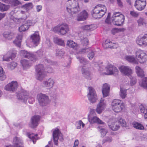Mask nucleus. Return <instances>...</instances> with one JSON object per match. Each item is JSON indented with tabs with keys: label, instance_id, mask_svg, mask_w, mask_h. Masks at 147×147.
<instances>
[{
	"label": "nucleus",
	"instance_id": "nucleus-14",
	"mask_svg": "<svg viewBox=\"0 0 147 147\" xmlns=\"http://www.w3.org/2000/svg\"><path fill=\"white\" fill-rule=\"evenodd\" d=\"M21 55L24 57L30 59L33 62H35L37 59V58L35 55L30 52H28L25 50L21 51Z\"/></svg>",
	"mask_w": 147,
	"mask_h": 147
},
{
	"label": "nucleus",
	"instance_id": "nucleus-50",
	"mask_svg": "<svg viewBox=\"0 0 147 147\" xmlns=\"http://www.w3.org/2000/svg\"><path fill=\"white\" fill-rule=\"evenodd\" d=\"M141 86L144 88H147V78H144L141 84H140Z\"/></svg>",
	"mask_w": 147,
	"mask_h": 147
},
{
	"label": "nucleus",
	"instance_id": "nucleus-53",
	"mask_svg": "<svg viewBox=\"0 0 147 147\" xmlns=\"http://www.w3.org/2000/svg\"><path fill=\"white\" fill-rule=\"evenodd\" d=\"M84 13L86 14V13ZM86 19V16L85 15L84 16H83L81 15L80 13V14L78 16L77 18V20L78 21H81L85 20Z\"/></svg>",
	"mask_w": 147,
	"mask_h": 147
},
{
	"label": "nucleus",
	"instance_id": "nucleus-62",
	"mask_svg": "<svg viewBox=\"0 0 147 147\" xmlns=\"http://www.w3.org/2000/svg\"><path fill=\"white\" fill-rule=\"evenodd\" d=\"M34 98L33 97H29L28 98V102L31 104H32L35 101Z\"/></svg>",
	"mask_w": 147,
	"mask_h": 147
},
{
	"label": "nucleus",
	"instance_id": "nucleus-28",
	"mask_svg": "<svg viewBox=\"0 0 147 147\" xmlns=\"http://www.w3.org/2000/svg\"><path fill=\"white\" fill-rule=\"evenodd\" d=\"M139 109L142 115H144V117L145 119H147V107L146 105L141 104L139 107ZM147 127V125H146Z\"/></svg>",
	"mask_w": 147,
	"mask_h": 147
},
{
	"label": "nucleus",
	"instance_id": "nucleus-31",
	"mask_svg": "<svg viewBox=\"0 0 147 147\" xmlns=\"http://www.w3.org/2000/svg\"><path fill=\"white\" fill-rule=\"evenodd\" d=\"M67 45L69 47L76 50H77L79 48L78 45L77 43L71 40H68L67 41Z\"/></svg>",
	"mask_w": 147,
	"mask_h": 147
},
{
	"label": "nucleus",
	"instance_id": "nucleus-45",
	"mask_svg": "<svg viewBox=\"0 0 147 147\" xmlns=\"http://www.w3.org/2000/svg\"><path fill=\"white\" fill-rule=\"evenodd\" d=\"M6 78V76L3 71V68L0 66V80L3 81Z\"/></svg>",
	"mask_w": 147,
	"mask_h": 147
},
{
	"label": "nucleus",
	"instance_id": "nucleus-43",
	"mask_svg": "<svg viewBox=\"0 0 147 147\" xmlns=\"http://www.w3.org/2000/svg\"><path fill=\"white\" fill-rule=\"evenodd\" d=\"M33 7L32 3H28L25 4L22 6V8H23L26 9V11H27L32 8Z\"/></svg>",
	"mask_w": 147,
	"mask_h": 147
},
{
	"label": "nucleus",
	"instance_id": "nucleus-26",
	"mask_svg": "<svg viewBox=\"0 0 147 147\" xmlns=\"http://www.w3.org/2000/svg\"><path fill=\"white\" fill-rule=\"evenodd\" d=\"M17 98L22 102H26L28 98L27 92H25L18 93L17 94Z\"/></svg>",
	"mask_w": 147,
	"mask_h": 147
},
{
	"label": "nucleus",
	"instance_id": "nucleus-61",
	"mask_svg": "<svg viewBox=\"0 0 147 147\" xmlns=\"http://www.w3.org/2000/svg\"><path fill=\"white\" fill-rule=\"evenodd\" d=\"M10 58L11 60H13L16 57V54L15 53H12L10 51Z\"/></svg>",
	"mask_w": 147,
	"mask_h": 147
},
{
	"label": "nucleus",
	"instance_id": "nucleus-18",
	"mask_svg": "<svg viewBox=\"0 0 147 147\" xmlns=\"http://www.w3.org/2000/svg\"><path fill=\"white\" fill-rule=\"evenodd\" d=\"M18 83L16 81H12L8 83L5 87V89L7 90L14 92L18 87Z\"/></svg>",
	"mask_w": 147,
	"mask_h": 147
},
{
	"label": "nucleus",
	"instance_id": "nucleus-32",
	"mask_svg": "<svg viewBox=\"0 0 147 147\" xmlns=\"http://www.w3.org/2000/svg\"><path fill=\"white\" fill-rule=\"evenodd\" d=\"M125 59L128 61L136 64H138V61L136 60L134 56L130 55H127L125 56Z\"/></svg>",
	"mask_w": 147,
	"mask_h": 147
},
{
	"label": "nucleus",
	"instance_id": "nucleus-7",
	"mask_svg": "<svg viewBox=\"0 0 147 147\" xmlns=\"http://www.w3.org/2000/svg\"><path fill=\"white\" fill-rule=\"evenodd\" d=\"M36 78L40 81L42 80L46 76V73L44 71L43 66L42 64H39L36 66Z\"/></svg>",
	"mask_w": 147,
	"mask_h": 147
},
{
	"label": "nucleus",
	"instance_id": "nucleus-42",
	"mask_svg": "<svg viewBox=\"0 0 147 147\" xmlns=\"http://www.w3.org/2000/svg\"><path fill=\"white\" fill-rule=\"evenodd\" d=\"M127 90L122 89L121 88L119 93V95L122 99L125 98L127 95Z\"/></svg>",
	"mask_w": 147,
	"mask_h": 147
},
{
	"label": "nucleus",
	"instance_id": "nucleus-11",
	"mask_svg": "<svg viewBox=\"0 0 147 147\" xmlns=\"http://www.w3.org/2000/svg\"><path fill=\"white\" fill-rule=\"evenodd\" d=\"M53 136L55 144L57 145L58 139L61 141L63 140L62 134L59 129L57 128L55 129L53 131Z\"/></svg>",
	"mask_w": 147,
	"mask_h": 147
},
{
	"label": "nucleus",
	"instance_id": "nucleus-16",
	"mask_svg": "<svg viewBox=\"0 0 147 147\" xmlns=\"http://www.w3.org/2000/svg\"><path fill=\"white\" fill-rule=\"evenodd\" d=\"M13 146L10 145L5 147H23V140L20 137H15L13 139Z\"/></svg>",
	"mask_w": 147,
	"mask_h": 147
},
{
	"label": "nucleus",
	"instance_id": "nucleus-24",
	"mask_svg": "<svg viewBox=\"0 0 147 147\" xmlns=\"http://www.w3.org/2000/svg\"><path fill=\"white\" fill-rule=\"evenodd\" d=\"M31 38L34 45L37 46L39 43L40 37L38 32H35L31 36Z\"/></svg>",
	"mask_w": 147,
	"mask_h": 147
},
{
	"label": "nucleus",
	"instance_id": "nucleus-56",
	"mask_svg": "<svg viewBox=\"0 0 147 147\" xmlns=\"http://www.w3.org/2000/svg\"><path fill=\"white\" fill-rule=\"evenodd\" d=\"M11 1L9 4H11L12 5L14 6H17L19 5L20 3V2L18 0H12V1L10 0Z\"/></svg>",
	"mask_w": 147,
	"mask_h": 147
},
{
	"label": "nucleus",
	"instance_id": "nucleus-55",
	"mask_svg": "<svg viewBox=\"0 0 147 147\" xmlns=\"http://www.w3.org/2000/svg\"><path fill=\"white\" fill-rule=\"evenodd\" d=\"M130 84L131 86H132L134 85L136 82V79L135 77H132L130 76Z\"/></svg>",
	"mask_w": 147,
	"mask_h": 147
},
{
	"label": "nucleus",
	"instance_id": "nucleus-40",
	"mask_svg": "<svg viewBox=\"0 0 147 147\" xmlns=\"http://www.w3.org/2000/svg\"><path fill=\"white\" fill-rule=\"evenodd\" d=\"M133 126L134 127L138 129L143 130L144 129L143 126L141 124L138 122L133 123Z\"/></svg>",
	"mask_w": 147,
	"mask_h": 147
},
{
	"label": "nucleus",
	"instance_id": "nucleus-51",
	"mask_svg": "<svg viewBox=\"0 0 147 147\" xmlns=\"http://www.w3.org/2000/svg\"><path fill=\"white\" fill-rule=\"evenodd\" d=\"M17 66V63L15 62H12L9 63L8 65L9 68L11 70H13Z\"/></svg>",
	"mask_w": 147,
	"mask_h": 147
},
{
	"label": "nucleus",
	"instance_id": "nucleus-29",
	"mask_svg": "<svg viewBox=\"0 0 147 147\" xmlns=\"http://www.w3.org/2000/svg\"><path fill=\"white\" fill-rule=\"evenodd\" d=\"M110 86L105 83L103 85L102 92L104 97L107 96L109 94Z\"/></svg>",
	"mask_w": 147,
	"mask_h": 147
},
{
	"label": "nucleus",
	"instance_id": "nucleus-59",
	"mask_svg": "<svg viewBox=\"0 0 147 147\" xmlns=\"http://www.w3.org/2000/svg\"><path fill=\"white\" fill-rule=\"evenodd\" d=\"M36 53L37 56L36 55H35L36 56L37 58V57H40L42 56L43 54V52L41 50H39L37 51Z\"/></svg>",
	"mask_w": 147,
	"mask_h": 147
},
{
	"label": "nucleus",
	"instance_id": "nucleus-23",
	"mask_svg": "<svg viewBox=\"0 0 147 147\" xmlns=\"http://www.w3.org/2000/svg\"><path fill=\"white\" fill-rule=\"evenodd\" d=\"M40 117L38 115H35L31 119V122L29 125L32 128L36 127L38 125L40 120Z\"/></svg>",
	"mask_w": 147,
	"mask_h": 147
},
{
	"label": "nucleus",
	"instance_id": "nucleus-48",
	"mask_svg": "<svg viewBox=\"0 0 147 147\" xmlns=\"http://www.w3.org/2000/svg\"><path fill=\"white\" fill-rule=\"evenodd\" d=\"M10 51H8L5 55L3 56V60L7 61H9L10 59Z\"/></svg>",
	"mask_w": 147,
	"mask_h": 147
},
{
	"label": "nucleus",
	"instance_id": "nucleus-49",
	"mask_svg": "<svg viewBox=\"0 0 147 147\" xmlns=\"http://www.w3.org/2000/svg\"><path fill=\"white\" fill-rule=\"evenodd\" d=\"M137 21L139 26H141L146 24L145 20L143 18H140Z\"/></svg>",
	"mask_w": 147,
	"mask_h": 147
},
{
	"label": "nucleus",
	"instance_id": "nucleus-54",
	"mask_svg": "<svg viewBox=\"0 0 147 147\" xmlns=\"http://www.w3.org/2000/svg\"><path fill=\"white\" fill-rule=\"evenodd\" d=\"M112 44V42H110L109 40H106L105 42L102 44V45L105 48H109V44Z\"/></svg>",
	"mask_w": 147,
	"mask_h": 147
},
{
	"label": "nucleus",
	"instance_id": "nucleus-25",
	"mask_svg": "<svg viewBox=\"0 0 147 147\" xmlns=\"http://www.w3.org/2000/svg\"><path fill=\"white\" fill-rule=\"evenodd\" d=\"M113 121L112 119H109L108 122L109 127L112 130L116 131L118 130L120 127L119 123L118 122L113 123Z\"/></svg>",
	"mask_w": 147,
	"mask_h": 147
},
{
	"label": "nucleus",
	"instance_id": "nucleus-37",
	"mask_svg": "<svg viewBox=\"0 0 147 147\" xmlns=\"http://www.w3.org/2000/svg\"><path fill=\"white\" fill-rule=\"evenodd\" d=\"M54 42L55 43L58 45L61 46L65 45L64 41L58 37H55L54 38Z\"/></svg>",
	"mask_w": 147,
	"mask_h": 147
},
{
	"label": "nucleus",
	"instance_id": "nucleus-21",
	"mask_svg": "<svg viewBox=\"0 0 147 147\" xmlns=\"http://www.w3.org/2000/svg\"><path fill=\"white\" fill-rule=\"evenodd\" d=\"M119 69L121 72L125 75L130 76L132 73V70L129 66H122Z\"/></svg>",
	"mask_w": 147,
	"mask_h": 147
},
{
	"label": "nucleus",
	"instance_id": "nucleus-39",
	"mask_svg": "<svg viewBox=\"0 0 147 147\" xmlns=\"http://www.w3.org/2000/svg\"><path fill=\"white\" fill-rule=\"evenodd\" d=\"M9 5H6L0 2V11L3 12L7 11L10 8Z\"/></svg>",
	"mask_w": 147,
	"mask_h": 147
},
{
	"label": "nucleus",
	"instance_id": "nucleus-35",
	"mask_svg": "<svg viewBox=\"0 0 147 147\" xmlns=\"http://www.w3.org/2000/svg\"><path fill=\"white\" fill-rule=\"evenodd\" d=\"M21 63L24 69L29 68L31 65L29 61L27 60H22L21 61Z\"/></svg>",
	"mask_w": 147,
	"mask_h": 147
},
{
	"label": "nucleus",
	"instance_id": "nucleus-5",
	"mask_svg": "<svg viewBox=\"0 0 147 147\" xmlns=\"http://www.w3.org/2000/svg\"><path fill=\"white\" fill-rule=\"evenodd\" d=\"M124 107V104L119 99L113 100L111 103L112 109L116 113L121 111Z\"/></svg>",
	"mask_w": 147,
	"mask_h": 147
},
{
	"label": "nucleus",
	"instance_id": "nucleus-34",
	"mask_svg": "<svg viewBox=\"0 0 147 147\" xmlns=\"http://www.w3.org/2000/svg\"><path fill=\"white\" fill-rule=\"evenodd\" d=\"M22 38V35H18L16 39L13 41V43L18 47H20Z\"/></svg>",
	"mask_w": 147,
	"mask_h": 147
},
{
	"label": "nucleus",
	"instance_id": "nucleus-10",
	"mask_svg": "<svg viewBox=\"0 0 147 147\" xmlns=\"http://www.w3.org/2000/svg\"><path fill=\"white\" fill-rule=\"evenodd\" d=\"M88 89L89 92L87 95L88 100L92 103H95L98 99L96 92L94 89L91 87H89Z\"/></svg>",
	"mask_w": 147,
	"mask_h": 147
},
{
	"label": "nucleus",
	"instance_id": "nucleus-58",
	"mask_svg": "<svg viewBox=\"0 0 147 147\" xmlns=\"http://www.w3.org/2000/svg\"><path fill=\"white\" fill-rule=\"evenodd\" d=\"M112 140L111 137H107L102 141L103 143H105L106 142H111Z\"/></svg>",
	"mask_w": 147,
	"mask_h": 147
},
{
	"label": "nucleus",
	"instance_id": "nucleus-13",
	"mask_svg": "<svg viewBox=\"0 0 147 147\" xmlns=\"http://www.w3.org/2000/svg\"><path fill=\"white\" fill-rule=\"evenodd\" d=\"M106 106V101L102 98H101L99 102L97 105L96 111L98 114H100L105 110Z\"/></svg>",
	"mask_w": 147,
	"mask_h": 147
},
{
	"label": "nucleus",
	"instance_id": "nucleus-6",
	"mask_svg": "<svg viewBox=\"0 0 147 147\" xmlns=\"http://www.w3.org/2000/svg\"><path fill=\"white\" fill-rule=\"evenodd\" d=\"M53 30L60 34L64 35L69 30V28L68 25L65 24H59L54 27Z\"/></svg>",
	"mask_w": 147,
	"mask_h": 147
},
{
	"label": "nucleus",
	"instance_id": "nucleus-3",
	"mask_svg": "<svg viewBox=\"0 0 147 147\" xmlns=\"http://www.w3.org/2000/svg\"><path fill=\"white\" fill-rule=\"evenodd\" d=\"M107 11V8L104 5H97L92 11V17L96 19L101 18L105 15Z\"/></svg>",
	"mask_w": 147,
	"mask_h": 147
},
{
	"label": "nucleus",
	"instance_id": "nucleus-19",
	"mask_svg": "<svg viewBox=\"0 0 147 147\" xmlns=\"http://www.w3.org/2000/svg\"><path fill=\"white\" fill-rule=\"evenodd\" d=\"M136 42L139 45L147 46V34H145L142 36L138 37Z\"/></svg>",
	"mask_w": 147,
	"mask_h": 147
},
{
	"label": "nucleus",
	"instance_id": "nucleus-60",
	"mask_svg": "<svg viewBox=\"0 0 147 147\" xmlns=\"http://www.w3.org/2000/svg\"><path fill=\"white\" fill-rule=\"evenodd\" d=\"M119 122L122 126L123 127H125L126 125V122L125 120L120 119L119 121Z\"/></svg>",
	"mask_w": 147,
	"mask_h": 147
},
{
	"label": "nucleus",
	"instance_id": "nucleus-52",
	"mask_svg": "<svg viewBox=\"0 0 147 147\" xmlns=\"http://www.w3.org/2000/svg\"><path fill=\"white\" fill-rule=\"evenodd\" d=\"M81 42L83 46H86L88 45L89 40L87 38H84L83 39H81Z\"/></svg>",
	"mask_w": 147,
	"mask_h": 147
},
{
	"label": "nucleus",
	"instance_id": "nucleus-63",
	"mask_svg": "<svg viewBox=\"0 0 147 147\" xmlns=\"http://www.w3.org/2000/svg\"><path fill=\"white\" fill-rule=\"evenodd\" d=\"M117 4L120 7H122L123 6V3L121 0H117Z\"/></svg>",
	"mask_w": 147,
	"mask_h": 147
},
{
	"label": "nucleus",
	"instance_id": "nucleus-20",
	"mask_svg": "<svg viewBox=\"0 0 147 147\" xmlns=\"http://www.w3.org/2000/svg\"><path fill=\"white\" fill-rule=\"evenodd\" d=\"M31 20H27L25 22L24 24L19 27L20 32H24L27 30L30 26H33L35 24Z\"/></svg>",
	"mask_w": 147,
	"mask_h": 147
},
{
	"label": "nucleus",
	"instance_id": "nucleus-57",
	"mask_svg": "<svg viewBox=\"0 0 147 147\" xmlns=\"http://www.w3.org/2000/svg\"><path fill=\"white\" fill-rule=\"evenodd\" d=\"M130 14L132 16L135 18L138 17L139 15V14L138 13L134 10L130 11Z\"/></svg>",
	"mask_w": 147,
	"mask_h": 147
},
{
	"label": "nucleus",
	"instance_id": "nucleus-4",
	"mask_svg": "<svg viewBox=\"0 0 147 147\" xmlns=\"http://www.w3.org/2000/svg\"><path fill=\"white\" fill-rule=\"evenodd\" d=\"M98 66L99 67L98 70L100 72L102 71L105 68H106L107 73H104L106 75H117L118 74V69L112 65H109L106 67L102 65H98Z\"/></svg>",
	"mask_w": 147,
	"mask_h": 147
},
{
	"label": "nucleus",
	"instance_id": "nucleus-30",
	"mask_svg": "<svg viewBox=\"0 0 147 147\" xmlns=\"http://www.w3.org/2000/svg\"><path fill=\"white\" fill-rule=\"evenodd\" d=\"M136 72L138 76L142 78L144 76V71L140 67L137 66L135 67Z\"/></svg>",
	"mask_w": 147,
	"mask_h": 147
},
{
	"label": "nucleus",
	"instance_id": "nucleus-64",
	"mask_svg": "<svg viewBox=\"0 0 147 147\" xmlns=\"http://www.w3.org/2000/svg\"><path fill=\"white\" fill-rule=\"evenodd\" d=\"M36 10L37 12H39L42 9V6L41 5H37L36 6Z\"/></svg>",
	"mask_w": 147,
	"mask_h": 147
},
{
	"label": "nucleus",
	"instance_id": "nucleus-2",
	"mask_svg": "<svg viewBox=\"0 0 147 147\" xmlns=\"http://www.w3.org/2000/svg\"><path fill=\"white\" fill-rule=\"evenodd\" d=\"M67 4L66 10L71 15L77 14L80 11L78 2L75 0H68Z\"/></svg>",
	"mask_w": 147,
	"mask_h": 147
},
{
	"label": "nucleus",
	"instance_id": "nucleus-44",
	"mask_svg": "<svg viewBox=\"0 0 147 147\" xmlns=\"http://www.w3.org/2000/svg\"><path fill=\"white\" fill-rule=\"evenodd\" d=\"M81 126L83 128L85 126V124L81 120H80L76 122V126L77 129H80Z\"/></svg>",
	"mask_w": 147,
	"mask_h": 147
},
{
	"label": "nucleus",
	"instance_id": "nucleus-22",
	"mask_svg": "<svg viewBox=\"0 0 147 147\" xmlns=\"http://www.w3.org/2000/svg\"><path fill=\"white\" fill-rule=\"evenodd\" d=\"M55 83L54 80L51 78L43 81L42 82V86L44 88L50 89L53 87Z\"/></svg>",
	"mask_w": 147,
	"mask_h": 147
},
{
	"label": "nucleus",
	"instance_id": "nucleus-1",
	"mask_svg": "<svg viewBox=\"0 0 147 147\" xmlns=\"http://www.w3.org/2000/svg\"><path fill=\"white\" fill-rule=\"evenodd\" d=\"M111 13H109L106 19L105 22L108 24L110 23V21L115 25L117 26H121L123 24L125 20L124 16L119 12H114L111 19L110 18Z\"/></svg>",
	"mask_w": 147,
	"mask_h": 147
},
{
	"label": "nucleus",
	"instance_id": "nucleus-47",
	"mask_svg": "<svg viewBox=\"0 0 147 147\" xmlns=\"http://www.w3.org/2000/svg\"><path fill=\"white\" fill-rule=\"evenodd\" d=\"M93 25H85L82 26V28L84 30L87 31H92L93 30L92 28Z\"/></svg>",
	"mask_w": 147,
	"mask_h": 147
},
{
	"label": "nucleus",
	"instance_id": "nucleus-38",
	"mask_svg": "<svg viewBox=\"0 0 147 147\" xmlns=\"http://www.w3.org/2000/svg\"><path fill=\"white\" fill-rule=\"evenodd\" d=\"M76 58L83 65H86L88 64L89 62L84 57L82 56H76Z\"/></svg>",
	"mask_w": 147,
	"mask_h": 147
},
{
	"label": "nucleus",
	"instance_id": "nucleus-36",
	"mask_svg": "<svg viewBox=\"0 0 147 147\" xmlns=\"http://www.w3.org/2000/svg\"><path fill=\"white\" fill-rule=\"evenodd\" d=\"M26 135L29 138L32 140L34 144H35L36 140L38 139L37 134H31L30 133H27L26 134Z\"/></svg>",
	"mask_w": 147,
	"mask_h": 147
},
{
	"label": "nucleus",
	"instance_id": "nucleus-33",
	"mask_svg": "<svg viewBox=\"0 0 147 147\" xmlns=\"http://www.w3.org/2000/svg\"><path fill=\"white\" fill-rule=\"evenodd\" d=\"M3 36L4 38L10 40L14 37L15 35L13 33L10 32H5L3 33Z\"/></svg>",
	"mask_w": 147,
	"mask_h": 147
},
{
	"label": "nucleus",
	"instance_id": "nucleus-17",
	"mask_svg": "<svg viewBox=\"0 0 147 147\" xmlns=\"http://www.w3.org/2000/svg\"><path fill=\"white\" fill-rule=\"evenodd\" d=\"M81 71L83 76L87 80H90L92 79L93 77L92 74L85 66L82 67Z\"/></svg>",
	"mask_w": 147,
	"mask_h": 147
},
{
	"label": "nucleus",
	"instance_id": "nucleus-12",
	"mask_svg": "<svg viewBox=\"0 0 147 147\" xmlns=\"http://www.w3.org/2000/svg\"><path fill=\"white\" fill-rule=\"evenodd\" d=\"M94 51L90 47H86L85 48H83L80 51H79V53L80 54H82L86 53H88V57L90 60L93 58L94 55Z\"/></svg>",
	"mask_w": 147,
	"mask_h": 147
},
{
	"label": "nucleus",
	"instance_id": "nucleus-46",
	"mask_svg": "<svg viewBox=\"0 0 147 147\" xmlns=\"http://www.w3.org/2000/svg\"><path fill=\"white\" fill-rule=\"evenodd\" d=\"M98 127L100 129L99 130L101 133V136L102 137H104L108 132L107 130L102 127L100 128L99 127Z\"/></svg>",
	"mask_w": 147,
	"mask_h": 147
},
{
	"label": "nucleus",
	"instance_id": "nucleus-27",
	"mask_svg": "<svg viewBox=\"0 0 147 147\" xmlns=\"http://www.w3.org/2000/svg\"><path fill=\"white\" fill-rule=\"evenodd\" d=\"M88 121L91 123H97L99 124H103L104 123L96 116L92 117L90 114L88 116Z\"/></svg>",
	"mask_w": 147,
	"mask_h": 147
},
{
	"label": "nucleus",
	"instance_id": "nucleus-41",
	"mask_svg": "<svg viewBox=\"0 0 147 147\" xmlns=\"http://www.w3.org/2000/svg\"><path fill=\"white\" fill-rule=\"evenodd\" d=\"M64 54L65 52L63 49H58L56 50V55L58 57H62Z\"/></svg>",
	"mask_w": 147,
	"mask_h": 147
},
{
	"label": "nucleus",
	"instance_id": "nucleus-15",
	"mask_svg": "<svg viewBox=\"0 0 147 147\" xmlns=\"http://www.w3.org/2000/svg\"><path fill=\"white\" fill-rule=\"evenodd\" d=\"M146 4V0H136L134 6L138 10L142 11L144 9Z\"/></svg>",
	"mask_w": 147,
	"mask_h": 147
},
{
	"label": "nucleus",
	"instance_id": "nucleus-8",
	"mask_svg": "<svg viewBox=\"0 0 147 147\" xmlns=\"http://www.w3.org/2000/svg\"><path fill=\"white\" fill-rule=\"evenodd\" d=\"M37 98L39 104L42 106L47 105L50 102L49 96L45 94L41 93L37 94Z\"/></svg>",
	"mask_w": 147,
	"mask_h": 147
},
{
	"label": "nucleus",
	"instance_id": "nucleus-9",
	"mask_svg": "<svg viewBox=\"0 0 147 147\" xmlns=\"http://www.w3.org/2000/svg\"><path fill=\"white\" fill-rule=\"evenodd\" d=\"M135 57L136 59L140 63H144L147 61V55L144 51L138 50L135 53Z\"/></svg>",
	"mask_w": 147,
	"mask_h": 147
}]
</instances>
